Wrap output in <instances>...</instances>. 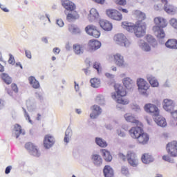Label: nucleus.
<instances>
[{
    "instance_id": "f257e3e1",
    "label": "nucleus",
    "mask_w": 177,
    "mask_h": 177,
    "mask_svg": "<svg viewBox=\"0 0 177 177\" xmlns=\"http://www.w3.org/2000/svg\"><path fill=\"white\" fill-rule=\"evenodd\" d=\"M122 27L129 32H134L138 38H141V37L146 34V23L142 21H137L136 24L128 21H123Z\"/></svg>"
},
{
    "instance_id": "f03ea898",
    "label": "nucleus",
    "mask_w": 177,
    "mask_h": 177,
    "mask_svg": "<svg viewBox=\"0 0 177 177\" xmlns=\"http://www.w3.org/2000/svg\"><path fill=\"white\" fill-rule=\"evenodd\" d=\"M153 21L156 24L152 28L154 35L156 36L158 39L165 38V32L162 28H165L168 26L167 19L162 17H156L154 18Z\"/></svg>"
},
{
    "instance_id": "7ed1b4c3",
    "label": "nucleus",
    "mask_w": 177,
    "mask_h": 177,
    "mask_svg": "<svg viewBox=\"0 0 177 177\" xmlns=\"http://www.w3.org/2000/svg\"><path fill=\"white\" fill-rule=\"evenodd\" d=\"M115 93H112L111 96L113 100H116V103L123 105L129 104V100L125 98V96H127V90H125V88L122 85L115 84Z\"/></svg>"
},
{
    "instance_id": "20e7f679",
    "label": "nucleus",
    "mask_w": 177,
    "mask_h": 177,
    "mask_svg": "<svg viewBox=\"0 0 177 177\" xmlns=\"http://www.w3.org/2000/svg\"><path fill=\"white\" fill-rule=\"evenodd\" d=\"M119 158L122 160V161H127L128 164L131 165V167H138L139 165V159H138V156H136V153L133 151H128L127 156L123 153H119Z\"/></svg>"
},
{
    "instance_id": "39448f33",
    "label": "nucleus",
    "mask_w": 177,
    "mask_h": 177,
    "mask_svg": "<svg viewBox=\"0 0 177 177\" xmlns=\"http://www.w3.org/2000/svg\"><path fill=\"white\" fill-rule=\"evenodd\" d=\"M113 40L115 41L117 45H119L120 46H124V48H129V46H131L129 39H128L127 36L122 33L115 35Z\"/></svg>"
},
{
    "instance_id": "423d86ee",
    "label": "nucleus",
    "mask_w": 177,
    "mask_h": 177,
    "mask_svg": "<svg viewBox=\"0 0 177 177\" xmlns=\"http://www.w3.org/2000/svg\"><path fill=\"white\" fill-rule=\"evenodd\" d=\"M137 86H138V91L142 95L147 96L149 95V88L150 85L144 79L139 78L137 80Z\"/></svg>"
},
{
    "instance_id": "0eeeda50",
    "label": "nucleus",
    "mask_w": 177,
    "mask_h": 177,
    "mask_svg": "<svg viewBox=\"0 0 177 177\" xmlns=\"http://www.w3.org/2000/svg\"><path fill=\"white\" fill-rule=\"evenodd\" d=\"M85 31L86 34L91 35V37H93L94 38H99L100 37V30H99L97 26L95 25H88L85 28Z\"/></svg>"
},
{
    "instance_id": "6e6552de",
    "label": "nucleus",
    "mask_w": 177,
    "mask_h": 177,
    "mask_svg": "<svg viewBox=\"0 0 177 177\" xmlns=\"http://www.w3.org/2000/svg\"><path fill=\"white\" fill-rule=\"evenodd\" d=\"M166 151L171 157H177V141L174 140L167 143Z\"/></svg>"
},
{
    "instance_id": "1a4fd4ad",
    "label": "nucleus",
    "mask_w": 177,
    "mask_h": 177,
    "mask_svg": "<svg viewBox=\"0 0 177 177\" xmlns=\"http://www.w3.org/2000/svg\"><path fill=\"white\" fill-rule=\"evenodd\" d=\"M144 110L146 113H149L153 115V117H158V115H160V109H158L157 106L153 104H146L144 106Z\"/></svg>"
},
{
    "instance_id": "9d476101",
    "label": "nucleus",
    "mask_w": 177,
    "mask_h": 177,
    "mask_svg": "<svg viewBox=\"0 0 177 177\" xmlns=\"http://www.w3.org/2000/svg\"><path fill=\"white\" fill-rule=\"evenodd\" d=\"M106 12L108 17L112 20H116L117 21L122 20V14L115 9L106 10Z\"/></svg>"
},
{
    "instance_id": "9b49d317",
    "label": "nucleus",
    "mask_w": 177,
    "mask_h": 177,
    "mask_svg": "<svg viewBox=\"0 0 177 177\" xmlns=\"http://www.w3.org/2000/svg\"><path fill=\"white\" fill-rule=\"evenodd\" d=\"M160 2L165 4L164 10L166 13H168L169 15H175V13H176V7L171 4H168L167 0H160Z\"/></svg>"
},
{
    "instance_id": "f8f14e48",
    "label": "nucleus",
    "mask_w": 177,
    "mask_h": 177,
    "mask_svg": "<svg viewBox=\"0 0 177 177\" xmlns=\"http://www.w3.org/2000/svg\"><path fill=\"white\" fill-rule=\"evenodd\" d=\"M55 142L56 140H55V137L52 135L47 134L44 136V146L45 149H50V147L55 145Z\"/></svg>"
},
{
    "instance_id": "ddd939ff",
    "label": "nucleus",
    "mask_w": 177,
    "mask_h": 177,
    "mask_svg": "<svg viewBox=\"0 0 177 177\" xmlns=\"http://www.w3.org/2000/svg\"><path fill=\"white\" fill-rule=\"evenodd\" d=\"M145 131L140 127H131V129L129 131V133L130 136L133 138V139H136L140 136V134L144 133Z\"/></svg>"
},
{
    "instance_id": "4468645a",
    "label": "nucleus",
    "mask_w": 177,
    "mask_h": 177,
    "mask_svg": "<svg viewBox=\"0 0 177 177\" xmlns=\"http://www.w3.org/2000/svg\"><path fill=\"white\" fill-rule=\"evenodd\" d=\"M136 142L138 145H141L142 146H145L149 143V140H150V136L145 133V131L140 134L137 138Z\"/></svg>"
},
{
    "instance_id": "2eb2a0df",
    "label": "nucleus",
    "mask_w": 177,
    "mask_h": 177,
    "mask_svg": "<svg viewBox=\"0 0 177 177\" xmlns=\"http://www.w3.org/2000/svg\"><path fill=\"white\" fill-rule=\"evenodd\" d=\"M113 62L118 67H125V60H124V56L120 53H116L113 55Z\"/></svg>"
},
{
    "instance_id": "dca6fc26",
    "label": "nucleus",
    "mask_w": 177,
    "mask_h": 177,
    "mask_svg": "<svg viewBox=\"0 0 177 177\" xmlns=\"http://www.w3.org/2000/svg\"><path fill=\"white\" fill-rule=\"evenodd\" d=\"M100 26L104 31H111L113 30V24L106 19H101L99 21Z\"/></svg>"
},
{
    "instance_id": "f3484780",
    "label": "nucleus",
    "mask_w": 177,
    "mask_h": 177,
    "mask_svg": "<svg viewBox=\"0 0 177 177\" xmlns=\"http://www.w3.org/2000/svg\"><path fill=\"white\" fill-rule=\"evenodd\" d=\"M62 5L66 10L70 12H74V10L76 9L75 4L70 0H62Z\"/></svg>"
},
{
    "instance_id": "a211bd4d",
    "label": "nucleus",
    "mask_w": 177,
    "mask_h": 177,
    "mask_svg": "<svg viewBox=\"0 0 177 177\" xmlns=\"http://www.w3.org/2000/svg\"><path fill=\"white\" fill-rule=\"evenodd\" d=\"M175 107V104L172 100L165 99L163 101V109L166 111H173Z\"/></svg>"
},
{
    "instance_id": "6ab92c4d",
    "label": "nucleus",
    "mask_w": 177,
    "mask_h": 177,
    "mask_svg": "<svg viewBox=\"0 0 177 177\" xmlns=\"http://www.w3.org/2000/svg\"><path fill=\"white\" fill-rule=\"evenodd\" d=\"M25 149H26V150L32 153L33 156H36L37 157L39 156V153H38V149H37V147L31 142H27L25 145Z\"/></svg>"
},
{
    "instance_id": "aec40b11",
    "label": "nucleus",
    "mask_w": 177,
    "mask_h": 177,
    "mask_svg": "<svg viewBox=\"0 0 177 177\" xmlns=\"http://www.w3.org/2000/svg\"><path fill=\"white\" fill-rule=\"evenodd\" d=\"M165 46L167 49H171L173 50H177V39H169L165 42Z\"/></svg>"
},
{
    "instance_id": "412c9836",
    "label": "nucleus",
    "mask_w": 177,
    "mask_h": 177,
    "mask_svg": "<svg viewBox=\"0 0 177 177\" xmlns=\"http://www.w3.org/2000/svg\"><path fill=\"white\" fill-rule=\"evenodd\" d=\"M124 118L127 122H131V124H136V125H140V122L131 113H126Z\"/></svg>"
},
{
    "instance_id": "4be33fe9",
    "label": "nucleus",
    "mask_w": 177,
    "mask_h": 177,
    "mask_svg": "<svg viewBox=\"0 0 177 177\" xmlns=\"http://www.w3.org/2000/svg\"><path fill=\"white\" fill-rule=\"evenodd\" d=\"M99 17V12L95 8H91L88 15V20L89 21H95L96 19Z\"/></svg>"
},
{
    "instance_id": "5701e85b",
    "label": "nucleus",
    "mask_w": 177,
    "mask_h": 177,
    "mask_svg": "<svg viewBox=\"0 0 177 177\" xmlns=\"http://www.w3.org/2000/svg\"><path fill=\"white\" fill-rule=\"evenodd\" d=\"M102 113V109L100 106L94 105L93 106L92 113L90 114L91 118L94 120V118H97L98 115Z\"/></svg>"
},
{
    "instance_id": "b1692460",
    "label": "nucleus",
    "mask_w": 177,
    "mask_h": 177,
    "mask_svg": "<svg viewBox=\"0 0 177 177\" xmlns=\"http://www.w3.org/2000/svg\"><path fill=\"white\" fill-rule=\"evenodd\" d=\"M141 161L144 164H150V162H153V161H154V158L150 153H146L142 156Z\"/></svg>"
},
{
    "instance_id": "393cba45",
    "label": "nucleus",
    "mask_w": 177,
    "mask_h": 177,
    "mask_svg": "<svg viewBox=\"0 0 177 177\" xmlns=\"http://www.w3.org/2000/svg\"><path fill=\"white\" fill-rule=\"evenodd\" d=\"M88 46L92 49V50H97L102 46V43L96 39H91L88 42Z\"/></svg>"
},
{
    "instance_id": "a878e982",
    "label": "nucleus",
    "mask_w": 177,
    "mask_h": 177,
    "mask_svg": "<svg viewBox=\"0 0 177 177\" xmlns=\"http://www.w3.org/2000/svg\"><path fill=\"white\" fill-rule=\"evenodd\" d=\"M73 50L75 55H82L84 53V46L80 44H75L73 46Z\"/></svg>"
},
{
    "instance_id": "bb28decb",
    "label": "nucleus",
    "mask_w": 177,
    "mask_h": 177,
    "mask_svg": "<svg viewBox=\"0 0 177 177\" xmlns=\"http://www.w3.org/2000/svg\"><path fill=\"white\" fill-rule=\"evenodd\" d=\"M91 160H93V164L96 165V167H100V165L103 164V159L100 155H92Z\"/></svg>"
},
{
    "instance_id": "cd10ccee",
    "label": "nucleus",
    "mask_w": 177,
    "mask_h": 177,
    "mask_svg": "<svg viewBox=\"0 0 177 177\" xmlns=\"http://www.w3.org/2000/svg\"><path fill=\"white\" fill-rule=\"evenodd\" d=\"M103 172L105 177L114 176V171H113V169L110 166H105Z\"/></svg>"
},
{
    "instance_id": "c85d7f7f",
    "label": "nucleus",
    "mask_w": 177,
    "mask_h": 177,
    "mask_svg": "<svg viewBox=\"0 0 177 177\" xmlns=\"http://www.w3.org/2000/svg\"><path fill=\"white\" fill-rule=\"evenodd\" d=\"M28 81H29V84H30L32 88H34L35 89H38L39 88L40 86L39 82H38L35 77L33 76L29 77Z\"/></svg>"
},
{
    "instance_id": "c756f323",
    "label": "nucleus",
    "mask_w": 177,
    "mask_h": 177,
    "mask_svg": "<svg viewBox=\"0 0 177 177\" xmlns=\"http://www.w3.org/2000/svg\"><path fill=\"white\" fill-rule=\"evenodd\" d=\"M101 152L102 153V157L107 162H110L111 160H113V156L110 153V151L106 150V149H102Z\"/></svg>"
},
{
    "instance_id": "7c9ffc66",
    "label": "nucleus",
    "mask_w": 177,
    "mask_h": 177,
    "mask_svg": "<svg viewBox=\"0 0 177 177\" xmlns=\"http://www.w3.org/2000/svg\"><path fill=\"white\" fill-rule=\"evenodd\" d=\"M123 85L127 89H132L133 88V81L129 77H126L123 80Z\"/></svg>"
},
{
    "instance_id": "2f4dec72",
    "label": "nucleus",
    "mask_w": 177,
    "mask_h": 177,
    "mask_svg": "<svg viewBox=\"0 0 177 177\" xmlns=\"http://www.w3.org/2000/svg\"><path fill=\"white\" fill-rule=\"evenodd\" d=\"M14 130L16 135V138H19L21 134L24 135V132L23 131V129H21V126L19 124H16L14 126Z\"/></svg>"
},
{
    "instance_id": "473e14b6",
    "label": "nucleus",
    "mask_w": 177,
    "mask_h": 177,
    "mask_svg": "<svg viewBox=\"0 0 177 177\" xmlns=\"http://www.w3.org/2000/svg\"><path fill=\"white\" fill-rule=\"evenodd\" d=\"M146 41L148 42V44L153 46V48H155V46H157V40L153 37V36L148 35L146 36Z\"/></svg>"
},
{
    "instance_id": "72a5a7b5",
    "label": "nucleus",
    "mask_w": 177,
    "mask_h": 177,
    "mask_svg": "<svg viewBox=\"0 0 177 177\" xmlns=\"http://www.w3.org/2000/svg\"><path fill=\"white\" fill-rule=\"evenodd\" d=\"M77 19H80V15H78L77 11H73L71 13H68L66 16V20H68V21L71 20H77Z\"/></svg>"
},
{
    "instance_id": "f704fd0d",
    "label": "nucleus",
    "mask_w": 177,
    "mask_h": 177,
    "mask_svg": "<svg viewBox=\"0 0 177 177\" xmlns=\"http://www.w3.org/2000/svg\"><path fill=\"white\" fill-rule=\"evenodd\" d=\"M155 122H156L157 125H159V127H167V121L165 120V118L162 117L156 118Z\"/></svg>"
},
{
    "instance_id": "c9c22d12",
    "label": "nucleus",
    "mask_w": 177,
    "mask_h": 177,
    "mask_svg": "<svg viewBox=\"0 0 177 177\" xmlns=\"http://www.w3.org/2000/svg\"><path fill=\"white\" fill-rule=\"evenodd\" d=\"M147 80H148L150 85H151V86H153V88L158 86V81L157 80V79H156L155 77L149 76L147 77Z\"/></svg>"
},
{
    "instance_id": "e433bc0d",
    "label": "nucleus",
    "mask_w": 177,
    "mask_h": 177,
    "mask_svg": "<svg viewBox=\"0 0 177 177\" xmlns=\"http://www.w3.org/2000/svg\"><path fill=\"white\" fill-rule=\"evenodd\" d=\"M135 15L138 21H143L146 19V14L140 11H136Z\"/></svg>"
},
{
    "instance_id": "4c0bfd02",
    "label": "nucleus",
    "mask_w": 177,
    "mask_h": 177,
    "mask_svg": "<svg viewBox=\"0 0 177 177\" xmlns=\"http://www.w3.org/2000/svg\"><path fill=\"white\" fill-rule=\"evenodd\" d=\"M95 143L100 146V147H107V142L100 138H95Z\"/></svg>"
},
{
    "instance_id": "58836bf2",
    "label": "nucleus",
    "mask_w": 177,
    "mask_h": 177,
    "mask_svg": "<svg viewBox=\"0 0 177 177\" xmlns=\"http://www.w3.org/2000/svg\"><path fill=\"white\" fill-rule=\"evenodd\" d=\"M1 78L7 84V85H10L12 84V78L6 73L1 74Z\"/></svg>"
},
{
    "instance_id": "ea45409f",
    "label": "nucleus",
    "mask_w": 177,
    "mask_h": 177,
    "mask_svg": "<svg viewBox=\"0 0 177 177\" xmlns=\"http://www.w3.org/2000/svg\"><path fill=\"white\" fill-rule=\"evenodd\" d=\"M93 88H99L100 86V80L97 78H93L90 80Z\"/></svg>"
},
{
    "instance_id": "a19ab883",
    "label": "nucleus",
    "mask_w": 177,
    "mask_h": 177,
    "mask_svg": "<svg viewBox=\"0 0 177 177\" xmlns=\"http://www.w3.org/2000/svg\"><path fill=\"white\" fill-rule=\"evenodd\" d=\"M68 31L71 32V34H78L80 33V28L75 26L74 25H69L68 26Z\"/></svg>"
},
{
    "instance_id": "79ce46f5",
    "label": "nucleus",
    "mask_w": 177,
    "mask_h": 177,
    "mask_svg": "<svg viewBox=\"0 0 177 177\" xmlns=\"http://www.w3.org/2000/svg\"><path fill=\"white\" fill-rule=\"evenodd\" d=\"M140 47L142 50H145V52H150L151 50V48L149 45V44L146 42L141 43V45H140Z\"/></svg>"
},
{
    "instance_id": "37998d69",
    "label": "nucleus",
    "mask_w": 177,
    "mask_h": 177,
    "mask_svg": "<svg viewBox=\"0 0 177 177\" xmlns=\"http://www.w3.org/2000/svg\"><path fill=\"white\" fill-rule=\"evenodd\" d=\"M70 138H71V133H70V131L66 130L65 133V137H64V142L65 143H68L70 141Z\"/></svg>"
},
{
    "instance_id": "c03bdc74",
    "label": "nucleus",
    "mask_w": 177,
    "mask_h": 177,
    "mask_svg": "<svg viewBox=\"0 0 177 177\" xmlns=\"http://www.w3.org/2000/svg\"><path fill=\"white\" fill-rule=\"evenodd\" d=\"M170 25L173 28H175V30H177V19L175 18H172L169 21Z\"/></svg>"
},
{
    "instance_id": "a18cd8bd",
    "label": "nucleus",
    "mask_w": 177,
    "mask_h": 177,
    "mask_svg": "<svg viewBox=\"0 0 177 177\" xmlns=\"http://www.w3.org/2000/svg\"><path fill=\"white\" fill-rule=\"evenodd\" d=\"M115 3L117 5H120L121 6H125V5H127V0H115Z\"/></svg>"
},
{
    "instance_id": "49530a36",
    "label": "nucleus",
    "mask_w": 177,
    "mask_h": 177,
    "mask_svg": "<svg viewBox=\"0 0 177 177\" xmlns=\"http://www.w3.org/2000/svg\"><path fill=\"white\" fill-rule=\"evenodd\" d=\"M93 68H95L97 71L99 73L100 70H102V66H100V63L95 62L93 66Z\"/></svg>"
},
{
    "instance_id": "de8ad7c7",
    "label": "nucleus",
    "mask_w": 177,
    "mask_h": 177,
    "mask_svg": "<svg viewBox=\"0 0 177 177\" xmlns=\"http://www.w3.org/2000/svg\"><path fill=\"white\" fill-rule=\"evenodd\" d=\"M162 160L164 161H167V162H174V160L172 159H171V156H169L168 155L163 156Z\"/></svg>"
},
{
    "instance_id": "09e8293b",
    "label": "nucleus",
    "mask_w": 177,
    "mask_h": 177,
    "mask_svg": "<svg viewBox=\"0 0 177 177\" xmlns=\"http://www.w3.org/2000/svg\"><path fill=\"white\" fill-rule=\"evenodd\" d=\"M11 88L15 93H17L19 92V88H17V85L16 84H11Z\"/></svg>"
},
{
    "instance_id": "8fccbe9b",
    "label": "nucleus",
    "mask_w": 177,
    "mask_h": 177,
    "mask_svg": "<svg viewBox=\"0 0 177 177\" xmlns=\"http://www.w3.org/2000/svg\"><path fill=\"white\" fill-rule=\"evenodd\" d=\"M121 172L122 174H123V175H128V174H129V171H128V168L126 167H122Z\"/></svg>"
},
{
    "instance_id": "3c124183",
    "label": "nucleus",
    "mask_w": 177,
    "mask_h": 177,
    "mask_svg": "<svg viewBox=\"0 0 177 177\" xmlns=\"http://www.w3.org/2000/svg\"><path fill=\"white\" fill-rule=\"evenodd\" d=\"M8 63L10 64H12V65H14L15 63V57L12 56V55H10V58L8 59Z\"/></svg>"
},
{
    "instance_id": "603ef678",
    "label": "nucleus",
    "mask_w": 177,
    "mask_h": 177,
    "mask_svg": "<svg viewBox=\"0 0 177 177\" xmlns=\"http://www.w3.org/2000/svg\"><path fill=\"white\" fill-rule=\"evenodd\" d=\"M57 24L59 27H63V26H64V22L62 19H57Z\"/></svg>"
},
{
    "instance_id": "864d4df0",
    "label": "nucleus",
    "mask_w": 177,
    "mask_h": 177,
    "mask_svg": "<svg viewBox=\"0 0 177 177\" xmlns=\"http://www.w3.org/2000/svg\"><path fill=\"white\" fill-rule=\"evenodd\" d=\"M25 53H26V57H28V59H31V57H32L31 51L26 50L25 51Z\"/></svg>"
},
{
    "instance_id": "5fc2aeb1",
    "label": "nucleus",
    "mask_w": 177,
    "mask_h": 177,
    "mask_svg": "<svg viewBox=\"0 0 177 177\" xmlns=\"http://www.w3.org/2000/svg\"><path fill=\"white\" fill-rule=\"evenodd\" d=\"M53 53H55V55H59L60 53V48L56 47L54 48L53 50Z\"/></svg>"
},
{
    "instance_id": "6e6d98bb",
    "label": "nucleus",
    "mask_w": 177,
    "mask_h": 177,
    "mask_svg": "<svg viewBox=\"0 0 177 177\" xmlns=\"http://www.w3.org/2000/svg\"><path fill=\"white\" fill-rule=\"evenodd\" d=\"M170 112L171 114V117H173V118H174V120H177V111H170Z\"/></svg>"
},
{
    "instance_id": "4d7b16f0",
    "label": "nucleus",
    "mask_w": 177,
    "mask_h": 177,
    "mask_svg": "<svg viewBox=\"0 0 177 177\" xmlns=\"http://www.w3.org/2000/svg\"><path fill=\"white\" fill-rule=\"evenodd\" d=\"M10 171H12V166H8L6 168L5 174H6V175H8V174H10Z\"/></svg>"
},
{
    "instance_id": "13d9d810",
    "label": "nucleus",
    "mask_w": 177,
    "mask_h": 177,
    "mask_svg": "<svg viewBox=\"0 0 177 177\" xmlns=\"http://www.w3.org/2000/svg\"><path fill=\"white\" fill-rule=\"evenodd\" d=\"M93 2H95V3H100V5H103L104 3L105 0H92Z\"/></svg>"
},
{
    "instance_id": "bf43d9fd",
    "label": "nucleus",
    "mask_w": 177,
    "mask_h": 177,
    "mask_svg": "<svg viewBox=\"0 0 177 177\" xmlns=\"http://www.w3.org/2000/svg\"><path fill=\"white\" fill-rule=\"evenodd\" d=\"M117 133L118 136L124 137L125 136V133L121 131V130H118Z\"/></svg>"
},
{
    "instance_id": "052dcab7",
    "label": "nucleus",
    "mask_w": 177,
    "mask_h": 177,
    "mask_svg": "<svg viewBox=\"0 0 177 177\" xmlns=\"http://www.w3.org/2000/svg\"><path fill=\"white\" fill-rule=\"evenodd\" d=\"M105 76H106L107 78H114V75L110 74V73H106V74H105Z\"/></svg>"
},
{
    "instance_id": "680f3d73",
    "label": "nucleus",
    "mask_w": 177,
    "mask_h": 177,
    "mask_svg": "<svg viewBox=\"0 0 177 177\" xmlns=\"http://www.w3.org/2000/svg\"><path fill=\"white\" fill-rule=\"evenodd\" d=\"M119 10L122 12V13H128V10L125 8H119Z\"/></svg>"
},
{
    "instance_id": "e2e57ef3",
    "label": "nucleus",
    "mask_w": 177,
    "mask_h": 177,
    "mask_svg": "<svg viewBox=\"0 0 177 177\" xmlns=\"http://www.w3.org/2000/svg\"><path fill=\"white\" fill-rule=\"evenodd\" d=\"M75 89L76 91H78L80 89V86H78V84H77V82H75Z\"/></svg>"
},
{
    "instance_id": "0e129e2a",
    "label": "nucleus",
    "mask_w": 177,
    "mask_h": 177,
    "mask_svg": "<svg viewBox=\"0 0 177 177\" xmlns=\"http://www.w3.org/2000/svg\"><path fill=\"white\" fill-rule=\"evenodd\" d=\"M17 67H20V68H23V66H21V64L20 62L16 63Z\"/></svg>"
},
{
    "instance_id": "69168bd1",
    "label": "nucleus",
    "mask_w": 177,
    "mask_h": 177,
    "mask_svg": "<svg viewBox=\"0 0 177 177\" xmlns=\"http://www.w3.org/2000/svg\"><path fill=\"white\" fill-rule=\"evenodd\" d=\"M5 71V68H3V66L1 65L0 64V72H3Z\"/></svg>"
},
{
    "instance_id": "338daca9",
    "label": "nucleus",
    "mask_w": 177,
    "mask_h": 177,
    "mask_svg": "<svg viewBox=\"0 0 177 177\" xmlns=\"http://www.w3.org/2000/svg\"><path fill=\"white\" fill-rule=\"evenodd\" d=\"M1 10H2L3 12H9V10H8L7 8H6V7H4L3 8H2Z\"/></svg>"
},
{
    "instance_id": "774afa93",
    "label": "nucleus",
    "mask_w": 177,
    "mask_h": 177,
    "mask_svg": "<svg viewBox=\"0 0 177 177\" xmlns=\"http://www.w3.org/2000/svg\"><path fill=\"white\" fill-rule=\"evenodd\" d=\"M2 107H3V102L1 100H0V110L1 109H2Z\"/></svg>"
}]
</instances>
